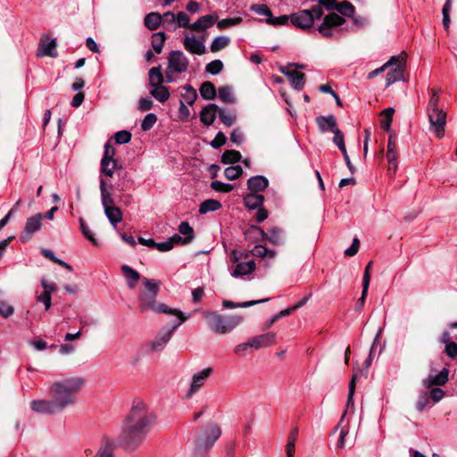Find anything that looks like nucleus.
<instances>
[{
	"mask_svg": "<svg viewBox=\"0 0 457 457\" xmlns=\"http://www.w3.org/2000/svg\"><path fill=\"white\" fill-rule=\"evenodd\" d=\"M86 385L80 376H69L53 381L47 387L49 399H36L29 403L31 411L43 415H55L78 403V396Z\"/></svg>",
	"mask_w": 457,
	"mask_h": 457,
	"instance_id": "1",
	"label": "nucleus"
},
{
	"mask_svg": "<svg viewBox=\"0 0 457 457\" xmlns=\"http://www.w3.org/2000/svg\"><path fill=\"white\" fill-rule=\"evenodd\" d=\"M154 420L155 415L148 411L145 403L134 404L124 421L120 436V444L128 450H134L145 440Z\"/></svg>",
	"mask_w": 457,
	"mask_h": 457,
	"instance_id": "2",
	"label": "nucleus"
},
{
	"mask_svg": "<svg viewBox=\"0 0 457 457\" xmlns=\"http://www.w3.org/2000/svg\"><path fill=\"white\" fill-rule=\"evenodd\" d=\"M222 434L220 425L210 421L201 428L196 436L192 454L194 457H204L214 446Z\"/></svg>",
	"mask_w": 457,
	"mask_h": 457,
	"instance_id": "3",
	"label": "nucleus"
},
{
	"mask_svg": "<svg viewBox=\"0 0 457 457\" xmlns=\"http://www.w3.org/2000/svg\"><path fill=\"white\" fill-rule=\"evenodd\" d=\"M204 318L209 328L216 334H228L237 327L243 320L241 316H223L213 312H204Z\"/></svg>",
	"mask_w": 457,
	"mask_h": 457,
	"instance_id": "4",
	"label": "nucleus"
},
{
	"mask_svg": "<svg viewBox=\"0 0 457 457\" xmlns=\"http://www.w3.org/2000/svg\"><path fill=\"white\" fill-rule=\"evenodd\" d=\"M156 296L157 295L143 292L138 298L140 312H145L148 310H152L157 313L181 315L182 312L178 309L170 308L164 303H157Z\"/></svg>",
	"mask_w": 457,
	"mask_h": 457,
	"instance_id": "5",
	"label": "nucleus"
},
{
	"mask_svg": "<svg viewBox=\"0 0 457 457\" xmlns=\"http://www.w3.org/2000/svg\"><path fill=\"white\" fill-rule=\"evenodd\" d=\"M323 10L320 6H313L311 10H301L290 15L291 23L299 29L312 28L315 20H320Z\"/></svg>",
	"mask_w": 457,
	"mask_h": 457,
	"instance_id": "6",
	"label": "nucleus"
},
{
	"mask_svg": "<svg viewBox=\"0 0 457 457\" xmlns=\"http://www.w3.org/2000/svg\"><path fill=\"white\" fill-rule=\"evenodd\" d=\"M178 320L174 323V325L170 328H162L154 340L149 343V347L152 352H159L164 349L168 342L170 340L172 334L176 328H178L184 321H186L189 316H184L181 312V315H176Z\"/></svg>",
	"mask_w": 457,
	"mask_h": 457,
	"instance_id": "7",
	"label": "nucleus"
},
{
	"mask_svg": "<svg viewBox=\"0 0 457 457\" xmlns=\"http://www.w3.org/2000/svg\"><path fill=\"white\" fill-rule=\"evenodd\" d=\"M429 120V130L436 134L437 138H442L445 135L446 125V112L443 109L427 111Z\"/></svg>",
	"mask_w": 457,
	"mask_h": 457,
	"instance_id": "8",
	"label": "nucleus"
},
{
	"mask_svg": "<svg viewBox=\"0 0 457 457\" xmlns=\"http://www.w3.org/2000/svg\"><path fill=\"white\" fill-rule=\"evenodd\" d=\"M115 155V149L114 147L109 143H105L104 145V156L101 160V169L100 172L102 175L107 176L112 178L114 173V170L118 166L117 160L114 159Z\"/></svg>",
	"mask_w": 457,
	"mask_h": 457,
	"instance_id": "9",
	"label": "nucleus"
},
{
	"mask_svg": "<svg viewBox=\"0 0 457 457\" xmlns=\"http://www.w3.org/2000/svg\"><path fill=\"white\" fill-rule=\"evenodd\" d=\"M345 20L337 13L332 12L326 15L322 23L319 26V32L325 37H332L333 30L343 25Z\"/></svg>",
	"mask_w": 457,
	"mask_h": 457,
	"instance_id": "10",
	"label": "nucleus"
},
{
	"mask_svg": "<svg viewBox=\"0 0 457 457\" xmlns=\"http://www.w3.org/2000/svg\"><path fill=\"white\" fill-rule=\"evenodd\" d=\"M189 65V61L185 54L180 50H172L168 56L169 71L176 73L186 72Z\"/></svg>",
	"mask_w": 457,
	"mask_h": 457,
	"instance_id": "11",
	"label": "nucleus"
},
{
	"mask_svg": "<svg viewBox=\"0 0 457 457\" xmlns=\"http://www.w3.org/2000/svg\"><path fill=\"white\" fill-rule=\"evenodd\" d=\"M43 214L37 213L27 219L24 229L20 236V240L22 243L29 241L33 234L38 231L42 227Z\"/></svg>",
	"mask_w": 457,
	"mask_h": 457,
	"instance_id": "12",
	"label": "nucleus"
},
{
	"mask_svg": "<svg viewBox=\"0 0 457 457\" xmlns=\"http://www.w3.org/2000/svg\"><path fill=\"white\" fill-rule=\"evenodd\" d=\"M205 37H201L196 38L195 37H185L183 39V46L185 49L193 54L202 55L206 53V47L204 46Z\"/></svg>",
	"mask_w": 457,
	"mask_h": 457,
	"instance_id": "13",
	"label": "nucleus"
},
{
	"mask_svg": "<svg viewBox=\"0 0 457 457\" xmlns=\"http://www.w3.org/2000/svg\"><path fill=\"white\" fill-rule=\"evenodd\" d=\"M212 368H205L193 376L192 383L187 392L188 397H191L194 394L199 391V389L204 386V384L205 383L209 376L212 374Z\"/></svg>",
	"mask_w": 457,
	"mask_h": 457,
	"instance_id": "14",
	"label": "nucleus"
},
{
	"mask_svg": "<svg viewBox=\"0 0 457 457\" xmlns=\"http://www.w3.org/2000/svg\"><path fill=\"white\" fill-rule=\"evenodd\" d=\"M219 16L216 13L207 14L200 17L189 26V29L195 32H204L218 21Z\"/></svg>",
	"mask_w": 457,
	"mask_h": 457,
	"instance_id": "15",
	"label": "nucleus"
},
{
	"mask_svg": "<svg viewBox=\"0 0 457 457\" xmlns=\"http://www.w3.org/2000/svg\"><path fill=\"white\" fill-rule=\"evenodd\" d=\"M276 337L277 336L274 332H268L253 337L250 339L252 348L259 349L262 347H268L276 342Z\"/></svg>",
	"mask_w": 457,
	"mask_h": 457,
	"instance_id": "16",
	"label": "nucleus"
},
{
	"mask_svg": "<svg viewBox=\"0 0 457 457\" xmlns=\"http://www.w3.org/2000/svg\"><path fill=\"white\" fill-rule=\"evenodd\" d=\"M280 71L285 74L291 82L292 87L296 90H301L304 87L305 76L297 71H289L286 67H282Z\"/></svg>",
	"mask_w": 457,
	"mask_h": 457,
	"instance_id": "17",
	"label": "nucleus"
},
{
	"mask_svg": "<svg viewBox=\"0 0 457 457\" xmlns=\"http://www.w3.org/2000/svg\"><path fill=\"white\" fill-rule=\"evenodd\" d=\"M269 187V180L262 175L251 177L247 180V188L251 193L258 194L264 191Z\"/></svg>",
	"mask_w": 457,
	"mask_h": 457,
	"instance_id": "18",
	"label": "nucleus"
},
{
	"mask_svg": "<svg viewBox=\"0 0 457 457\" xmlns=\"http://www.w3.org/2000/svg\"><path fill=\"white\" fill-rule=\"evenodd\" d=\"M316 123L320 132L325 133L331 131L332 133L338 129L336 117L334 115H320L316 118Z\"/></svg>",
	"mask_w": 457,
	"mask_h": 457,
	"instance_id": "19",
	"label": "nucleus"
},
{
	"mask_svg": "<svg viewBox=\"0 0 457 457\" xmlns=\"http://www.w3.org/2000/svg\"><path fill=\"white\" fill-rule=\"evenodd\" d=\"M256 269V264L253 260L248 262H237L235 269L231 271V276L234 278L243 277L253 273Z\"/></svg>",
	"mask_w": 457,
	"mask_h": 457,
	"instance_id": "20",
	"label": "nucleus"
},
{
	"mask_svg": "<svg viewBox=\"0 0 457 457\" xmlns=\"http://www.w3.org/2000/svg\"><path fill=\"white\" fill-rule=\"evenodd\" d=\"M219 107L215 104H210L204 107L200 112V120L201 121L206 125H212L217 116Z\"/></svg>",
	"mask_w": 457,
	"mask_h": 457,
	"instance_id": "21",
	"label": "nucleus"
},
{
	"mask_svg": "<svg viewBox=\"0 0 457 457\" xmlns=\"http://www.w3.org/2000/svg\"><path fill=\"white\" fill-rule=\"evenodd\" d=\"M448 370L443 369L438 374L429 375L427 378L423 379V386L426 387L444 386L448 381Z\"/></svg>",
	"mask_w": 457,
	"mask_h": 457,
	"instance_id": "22",
	"label": "nucleus"
},
{
	"mask_svg": "<svg viewBox=\"0 0 457 457\" xmlns=\"http://www.w3.org/2000/svg\"><path fill=\"white\" fill-rule=\"evenodd\" d=\"M100 193H101V203L104 208V211L108 208H112L115 206L114 199L112 196L110 191L107 189L106 182L104 179H100L99 182Z\"/></svg>",
	"mask_w": 457,
	"mask_h": 457,
	"instance_id": "23",
	"label": "nucleus"
},
{
	"mask_svg": "<svg viewBox=\"0 0 457 457\" xmlns=\"http://www.w3.org/2000/svg\"><path fill=\"white\" fill-rule=\"evenodd\" d=\"M104 215L106 216L107 220H109L110 224L116 228L117 225L122 221L123 220V213L120 207L113 206L112 208H108L107 210L104 211Z\"/></svg>",
	"mask_w": 457,
	"mask_h": 457,
	"instance_id": "24",
	"label": "nucleus"
},
{
	"mask_svg": "<svg viewBox=\"0 0 457 457\" xmlns=\"http://www.w3.org/2000/svg\"><path fill=\"white\" fill-rule=\"evenodd\" d=\"M263 201L264 196L255 193H249L244 197V204L250 210L261 207L263 204Z\"/></svg>",
	"mask_w": 457,
	"mask_h": 457,
	"instance_id": "25",
	"label": "nucleus"
},
{
	"mask_svg": "<svg viewBox=\"0 0 457 457\" xmlns=\"http://www.w3.org/2000/svg\"><path fill=\"white\" fill-rule=\"evenodd\" d=\"M149 85L152 87L162 85L164 82V76L162 73V66L158 65L150 69L148 72Z\"/></svg>",
	"mask_w": 457,
	"mask_h": 457,
	"instance_id": "26",
	"label": "nucleus"
},
{
	"mask_svg": "<svg viewBox=\"0 0 457 457\" xmlns=\"http://www.w3.org/2000/svg\"><path fill=\"white\" fill-rule=\"evenodd\" d=\"M121 270L126 277L128 287L129 288H134L137 282L140 279L139 273L129 265H123L121 267Z\"/></svg>",
	"mask_w": 457,
	"mask_h": 457,
	"instance_id": "27",
	"label": "nucleus"
},
{
	"mask_svg": "<svg viewBox=\"0 0 457 457\" xmlns=\"http://www.w3.org/2000/svg\"><path fill=\"white\" fill-rule=\"evenodd\" d=\"M162 23V15L159 12H150L145 16L144 25L149 30L157 29Z\"/></svg>",
	"mask_w": 457,
	"mask_h": 457,
	"instance_id": "28",
	"label": "nucleus"
},
{
	"mask_svg": "<svg viewBox=\"0 0 457 457\" xmlns=\"http://www.w3.org/2000/svg\"><path fill=\"white\" fill-rule=\"evenodd\" d=\"M150 95L161 103L166 102L170 96L168 87L163 85L153 87Z\"/></svg>",
	"mask_w": 457,
	"mask_h": 457,
	"instance_id": "29",
	"label": "nucleus"
},
{
	"mask_svg": "<svg viewBox=\"0 0 457 457\" xmlns=\"http://www.w3.org/2000/svg\"><path fill=\"white\" fill-rule=\"evenodd\" d=\"M166 35L162 31H158L152 36V47L156 54H161L166 41Z\"/></svg>",
	"mask_w": 457,
	"mask_h": 457,
	"instance_id": "30",
	"label": "nucleus"
},
{
	"mask_svg": "<svg viewBox=\"0 0 457 457\" xmlns=\"http://www.w3.org/2000/svg\"><path fill=\"white\" fill-rule=\"evenodd\" d=\"M221 208V204L215 199H207L199 206V213L205 214L210 212H215Z\"/></svg>",
	"mask_w": 457,
	"mask_h": 457,
	"instance_id": "31",
	"label": "nucleus"
},
{
	"mask_svg": "<svg viewBox=\"0 0 457 457\" xmlns=\"http://www.w3.org/2000/svg\"><path fill=\"white\" fill-rule=\"evenodd\" d=\"M200 95L204 99L212 100L216 96V89L214 85L210 81L204 82L200 87Z\"/></svg>",
	"mask_w": 457,
	"mask_h": 457,
	"instance_id": "32",
	"label": "nucleus"
},
{
	"mask_svg": "<svg viewBox=\"0 0 457 457\" xmlns=\"http://www.w3.org/2000/svg\"><path fill=\"white\" fill-rule=\"evenodd\" d=\"M94 457H114V447L109 441L102 442Z\"/></svg>",
	"mask_w": 457,
	"mask_h": 457,
	"instance_id": "33",
	"label": "nucleus"
},
{
	"mask_svg": "<svg viewBox=\"0 0 457 457\" xmlns=\"http://www.w3.org/2000/svg\"><path fill=\"white\" fill-rule=\"evenodd\" d=\"M55 47H56V40L55 39H52L46 43L42 42L39 45V52H40L41 55L54 57L57 55Z\"/></svg>",
	"mask_w": 457,
	"mask_h": 457,
	"instance_id": "34",
	"label": "nucleus"
},
{
	"mask_svg": "<svg viewBox=\"0 0 457 457\" xmlns=\"http://www.w3.org/2000/svg\"><path fill=\"white\" fill-rule=\"evenodd\" d=\"M245 236L248 239L266 241L267 233L258 226H251L245 232Z\"/></svg>",
	"mask_w": 457,
	"mask_h": 457,
	"instance_id": "35",
	"label": "nucleus"
},
{
	"mask_svg": "<svg viewBox=\"0 0 457 457\" xmlns=\"http://www.w3.org/2000/svg\"><path fill=\"white\" fill-rule=\"evenodd\" d=\"M298 436V428H295L291 430L287 436V443L286 445L287 457H294L295 444Z\"/></svg>",
	"mask_w": 457,
	"mask_h": 457,
	"instance_id": "36",
	"label": "nucleus"
},
{
	"mask_svg": "<svg viewBox=\"0 0 457 457\" xmlns=\"http://www.w3.org/2000/svg\"><path fill=\"white\" fill-rule=\"evenodd\" d=\"M269 300H270V298H264V299H260V300H256V301H248V302H243V303H238L228 301V300H224L222 303V305L225 308H237V307L245 308V307L253 306L257 303H266Z\"/></svg>",
	"mask_w": 457,
	"mask_h": 457,
	"instance_id": "37",
	"label": "nucleus"
},
{
	"mask_svg": "<svg viewBox=\"0 0 457 457\" xmlns=\"http://www.w3.org/2000/svg\"><path fill=\"white\" fill-rule=\"evenodd\" d=\"M218 113L220 121L228 127L232 126L237 120V114L235 112L219 109Z\"/></svg>",
	"mask_w": 457,
	"mask_h": 457,
	"instance_id": "38",
	"label": "nucleus"
},
{
	"mask_svg": "<svg viewBox=\"0 0 457 457\" xmlns=\"http://www.w3.org/2000/svg\"><path fill=\"white\" fill-rule=\"evenodd\" d=\"M241 154L237 150H227L221 155V162L224 164H234L240 161Z\"/></svg>",
	"mask_w": 457,
	"mask_h": 457,
	"instance_id": "39",
	"label": "nucleus"
},
{
	"mask_svg": "<svg viewBox=\"0 0 457 457\" xmlns=\"http://www.w3.org/2000/svg\"><path fill=\"white\" fill-rule=\"evenodd\" d=\"M179 231L184 235L183 244L190 243L194 238V229L187 221H182L179 226Z\"/></svg>",
	"mask_w": 457,
	"mask_h": 457,
	"instance_id": "40",
	"label": "nucleus"
},
{
	"mask_svg": "<svg viewBox=\"0 0 457 457\" xmlns=\"http://www.w3.org/2000/svg\"><path fill=\"white\" fill-rule=\"evenodd\" d=\"M230 42L227 36H219L213 38L210 49L212 53H216L226 47Z\"/></svg>",
	"mask_w": 457,
	"mask_h": 457,
	"instance_id": "41",
	"label": "nucleus"
},
{
	"mask_svg": "<svg viewBox=\"0 0 457 457\" xmlns=\"http://www.w3.org/2000/svg\"><path fill=\"white\" fill-rule=\"evenodd\" d=\"M394 112L395 109L392 107H388L381 112V127L387 132L390 131Z\"/></svg>",
	"mask_w": 457,
	"mask_h": 457,
	"instance_id": "42",
	"label": "nucleus"
},
{
	"mask_svg": "<svg viewBox=\"0 0 457 457\" xmlns=\"http://www.w3.org/2000/svg\"><path fill=\"white\" fill-rule=\"evenodd\" d=\"M266 240L273 245H280L283 242L282 230L278 227H274L267 233Z\"/></svg>",
	"mask_w": 457,
	"mask_h": 457,
	"instance_id": "43",
	"label": "nucleus"
},
{
	"mask_svg": "<svg viewBox=\"0 0 457 457\" xmlns=\"http://www.w3.org/2000/svg\"><path fill=\"white\" fill-rule=\"evenodd\" d=\"M403 78V68H394L386 74V87H389L396 81L402 80Z\"/></svg>",
	"mask_w": 457,
	"mask_h": 457,
	"instance_id": "44",
	"label": "nucleus"
},
{
	"mask_svg": "<svg viewBox=\"0 0 457 457\" xmlns=\"http://www.w3.org/2000/svg\"><path fill=\"white\" fill-rule=\"evenodd\" d=\"M251 253L253 256L260 257V258L269 257V258L272 259L276 256V251L268 250L266 247L260 245H255L254 248L251 251Z\"/></svg>",
	"mask_w": 457,
	"mask_h": 457,
	"instance_id": "45",
	"label": "nucleus"
},
{
	"mask_svg": "<svg viewBox=\"0 0 457 457\" xmlns=\"http://www.w3.org/2000/svg\"><path fill=\"white\" fill-rule=\"evenodd\" d=\"M143 282L146 289L145 293L158 295L161 285L160 280L144 278Z\"/></svg>",
	"mask_w": 457,
	"mask_h": 457,
	"instance_id": "46",
	"label": "nucleus"
},
{
	"mask_svg": "<svg viewBox=\"0 0 457 457\" xmlns=\"http://www.w3.org/2000/svg\"><path fill=\"white\" fill-rule=\"evenodd\" d=\"M80 231L83 236L89 240L93 245H97V240L96 239L94 234L90 230L88 225L86 223L83 218L79 219Z\"/></svg>",
	"mask_w": 457,
	"mask_h": 457,
	"instance_id": "47",
	"label": "nucleus"
},
{
	"mask_svg": "<svg viewBox=\"0 0 457 457\" xmlns=\"http://www.w3.org/2000/svg\"><path fill=\"white\" fill-rule=\"evenodd\" d=\"M440 99V90L436 88H432L430 90V97L428 104L427 111H432L436 109H440L438 106Z\"/></svg>",
	"mask_w": 457,
	"mask_h": 457,
	"instance_id": "48",
	"label": "nucleus"
},
{
	"mask_svg": "<svg viewBox=\"0 0 457 457\" xmlns=\"http://www.w3.org/2000/svg\"><path fill=\"white\" fill-rule=\"evenodd\" d=\"M183 89L185 90V93L182 94L184 103L192 105L197 98L196 91L190 85H186Z\"/></svg>",
	"mask_w": 457,
	"mask_h": 457,
	"instance_id": "49",
	"label": "nucleus"
},
{
	"mask_svg": "<svg viewBox=\"0 0 457 457\" xmlns=\"http://www.w3.org/2000/svg\"><path fill=\"white\" fill-rule=\"evenodd\" d=\"M336 10L342 15L347 17H352L354 14V6L348 2L337 3Z\"/></svg>",
	"mask_w": 457,
	"mask_h": 457,
	"instance_id": "50",
	"label": "nucleus"
},
{
	"mask_svg": "<svg viewBox=\"0 0 457 457\" xmlns=\"http://www.w3.org/2000/svg\"><path fill=\"white\" fill-rule=\"evenodd\" d=\"M243 173V170L239 165L230 166L225 169L224 175L229 180L238 179Z\"/></svg>",
	"mask_w": 457,
	"mask_h": 457,
	"instance_id": "51",
	"label": "nucleus"
},
{
	"mask_svg": "<svg viewBox=\"0 0 457 457\" xmlns=\"http://www.w3.org/2000/svg\"><path fill=\"white\" fill-rule=\"evenodd\" d=\"M218 97L224 103H234V97L229 87H221L218 90Z\"/></svg>",
	"mask_w": 457,
	"mask_h": 457,
	"instance_id": "52",
	"label": "nucleus"
},
{
	"mask_svg": "<svg viewBox=\"0 0 457 457\" xmlns=\"http://www.w3.org/2000/svg\"><path fill=\"white\" fill-rule=\"evenodd\" d=\"M242 21H243V19L241 17H235V18L223 19V20L218 21L216 22H217V27L220 29H223L228 28V27L238 25Z\"/></svg>",
	"mask_w": 457,
	"mask_h": 457,
	"instance_id": "53",
	"label": "nucleus"
},
{
	"mask_svg": "<svg viewBox=\"0 0 457 457\" xmlns=\"http://www.w3.org/2000/svg\"><path fill=\"white\" fill-rule=\"evenodd\" d=\"M157 121V117L154 113H148L145 116L141 122V129L144 131L150 130Z\"/></svg>",
	"mask_w": 457,
	"mask_h": 457,
	"instance_id": "54",
	"label": "nucleus"
},
{
	"mask_svg": "<svg viewBox=\"0 0 457 457\" xmlns=\"http://www.w3.org/2000/svg\"><path fill=\"white\" fill-rule=\"evenodd\" d=\"M211 188L217 192L228 193L234 189V187L231 184L214 180L211 183Z\"/></svg>",
	"mask_w": 457,
	"mask_h": 457,
	"instance_id": "55",
	"label": "nucleus"
},
{
	"mask_svg": "<svg viewBox=\"0 0 457 457\" xmlns=\"http://www.w3.org/2000/svg\"><path fill=\"white\" fill-rule=\"evenodd\" d=\"M223 69V62L220 60H214L209 62L205 66L206 72L211 73L212 75H216L220 73Z\"/></svg>",
	"mask_w": 457,
	"mask_h": 457,
	"instance_id": "56",
	"label": "nucleus"
},
{
	"mask_svg": "<svg viewBox=\"0 0 457 457\" xmlns=\"http://www.w3.org/2000/svg\"><path fill=\"white\" fill-rule=\"evenodd\" d=\"M358 379V376L356 374L353 375L352 379L349 382V390H348V397L346 406L349 408L350 406H353V395L355 392L356 381Z\"/></svg>",
	"mask_w": 457,
	"mask_h": 457,
	"instance_id": "57",
	"label": "nucleus"
},
{
	"mask_svg": "<svg viewBox=\"0 0 457 457\" xmlns=\"http://www.w3.org/2000/svg\"><path fill=\"white\" fill-rule=\"evenodd\" d=\"M250 9L259 15H263L268 18H271V11L266 4H255L251 5Z\"/></svg>",
	"mask_w": 457,
	"mask_h": 457,
	"instance_id": "58",
	"label": "nucleus"
},
{
	"mask_svg": "<svg viewBox=\"0 0 457 457\" xmlns=\"http://www.w3.org/2000/svg\"><path fill=\"white\" fill-rule=\"evenodd\" d=\"M115 142L119 145L129 143L131 139V133L128 130H120L114 135Z\"/></svg>",
	"mask_w": 457,
	"mask_h": 457,
	"instance_id": "59",
	"label": "nucleus"
},
{
	"mask_svg": "<svg viewBox=\"0 0 457 457\" xmlns=\"http://www.w3.org/2000/svg\"><path fill=\"white\" fill-rule=\"evenodd\" d=\"M333 142L340 149V151H343V149H346L345 145V136L343 132L339 129H336V131L333 132Z\"/></svg>",
	"mask_w": 457,
	"mask_h": 457,
	"instance_id": "60",
	"label": "nucleus"
},
{
	"mask_svg": "<svg viewBox=\"0 0 457 457\" xmlns=\"http://www.w3.org/2000/svg\"><path fill=\"white\" fill-rule=\"evenodd\" d=\"M288 20H290V16H287V15H281V16H278V17H273L271 15V18L270 17L268 18L266 20V22L268 24H270V25H273V26H281V25L287 24Z\"/></svg>",
	"mask_w": 457,
	"mask_h": 457,
	"instance_id": "61",
	"label": "nucleus"
},
{
	"mask_svg": "<svg viewBox=\"0 0 457 457\" xmlns=\"http://www.w3.org/2000/svg\"><path fill=\"white\" fill-rule=\"evenodd\" d=\"M14 312V308L4 301H0V315L5 319L11 317Z\"/></svg>",
	"mask_w": 457,
	"mask_h": 457,
	"instance_id": "62",
	"label": "nucleus"
},
{
	"mask_svg": "<svg viewBox=\"0 0 457 457\" xmlns=\"http://www.w3.org/2000/svg\"><path fill=\"white\" fill-rule=\"evenodd\" d=\"M176 21L178 23V27L179 28H189V26L191 25L189 24V16L184 12H178L176 16Z\"/></svg>",
	"mask_w": 457,
	"mask_h": 457,
	"instance_id": "63",
	"label": "nucleus"
},
{
	"mask_svg": "<svg viewBox=\"0 0 457 457\" xmlns=\"http://www.w3.org/2000/svg\"><path fill=\"white\" fill-rule=\"evenodd\" d=\"M226 136L221 132H218L213 138V140L210 143L211 146L214 149H218L226 143Z\"/></svg>",
	"mask_w": 457,
	"mask_h": 457,
	"instance_id": "64",
	"label": "nucleus"
}]
</instances>
